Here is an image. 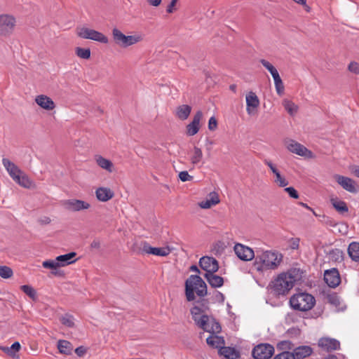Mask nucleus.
Returning <instances> with one entry per match:
<instances>
[{
	"instance_id": "nucleus-1",
	"label": "nucleus",
	"mask_w": 359,
	"mask_h": 359,
	"mask_svg": "<svg viewBox=\"0 0 359 359\" xmlns=\"http://www.w3.org/2000/svg\"><path fill=\"white\" fill-rule=\"evenodd\" d=\"M209 310V302L208 299H202L196 302L194 306L190 309L191 318L196 325L205 332L212 334L207 338V344L213 348H222L225 341L223 337L215 334L221 332L220 324L211 316L207 314Z\"/></svg>"
},
{
	"instance_id": "nucleus-2",
	"label": "nucleus",
	"mask_w": 359,
	"mask_h": 359,
	"mask_svg": "<svg viewBox=\"0 0 359 359\" xmlns=\"http://www.w3.org/2000/svg\"><path fill=\"white\" fill-rule=\"evenodd\" d=\"M302 278V271L299 269L292 268L286 273L279 274L271 282V289L277 295L286 294L294 285V283Z\"/></svg>"
},
{
	"instance_id": "nucleus-3",
	"label": "nucleus",
	"mask_w": 359,
	"mask_h": 359,
	"mask_svg": "<svg viewBox=\"0 0 359 359\" xmlns=\"http://www.w3.org/2000/svg\"><path fill=\"white\" fill-rule=\"evenodd\" d=\"M208 294L207 285L198 275H191L185 281V296L188 302H196Z\"/></svg>"
},
{
	"instance_id": "nucleus-4",
	"label": "nucleus",
	"mask_w": 359,
	"mask_h": 359,
	"mask_svg": "<svg viewBox=\"0 0 359 359\" xmlns=\"http://www.w3.org/2000/svg\"><path fill=\"white\" fill-rule=\"evenodd\" d=\"M283 260V255L276 251L257 250L254 266L258 271L274 270L278 268Z\"/></svg>"
},
{
	"instance_id": "nucleus-5",
	"label": "nucleus",
	"mask_w": 359,
	"mask_h": 359,
	"mask_svg": "<svg viewBox=\"0 0 359 359\" xmlns=\"http://www.w3.org/2000/svg\"><path fill=\"white\" fill-rule=\"evenodd\" d=\"M316 304L314 297L307 292H299L292 295L290 299L291 307L297 311H307Z\"/></svg>"
},
{
	"instance_id": "nucleus-6",
	"label": "nucleus",
	"mask_w": 359,
	"mask_h": 359,
	"mask_svg": "<svg viewBox=\"0 0 359 359\" xmlns=\"http://www.w3.org/2000/svg\"><path fill=\"white\" fill-rule=\"evenodd\" d=\"M112 37L114 41L123 48L133 46L142 40V37L140 35L126 36L117 28L112 29Z\"/></svg>"
},
{
	"instance_id": "nucleus-7",
	"label": "nucleus",
	"mask_w": 359,
	"mask_h": 359,
	"mask_svg": "<svg viewBox=\"0 0 359 359\" xmlns=\"http://www.w3.org/2000/svg\"><path fill=\"white\" fill-rule=\"evenodd\" d=\"M76 34L79 37L84 39H90L102 43L109 42L108 38L102 33L88 27H78Z\"/></svg>"
},
{
	"instance_id": "nucleus-8",
	"label": "nucleus",
	"mask_w": 359,
	"mask_h": 359,
	"mask_svg": "<svg viewBox=\"0 0 359 359\" xmlns=\"http://www.w3.org/2000/svg\"><path fill=\"white\" fill-rule=\"evenodd\" d=\"M16 25L15 18L10 14L0 15V36H10Z\"/></svg>"
},
{
	"instance_id": "nucleus-9",
	"label": "nucleus",
	"mask_w": 359,
	"mask_h": 359,
	"mask_svg": "<svg viewBox=\"0 0 359 359\" xmlns=\"http://www.w3.org/2000/svg\"><path fill=\"white\" fill-rule=\"evenodd\" d=\"M274 353V348L269 344H261L256 346L252 352L255 359H269Z\"/></svg>"
},
{
	"instance_id": "nucleus-10",
	"label": "nucleus",
	"mask_w": 359,
	"mask_h": 359,
	"mask_svg": "<svg viewBox=\"0 0 359 359\" xmlns=\"http://www.w3.org/2000/svg\"><path fill=\"white\" fill-rule=\"evenodd\" d=\"M287 149L292 153L306 158H312L313 153L302 144L293 140H288L285 142Z\"/></svg>"
},
{
	"instance_id": "nucleus-11",
	"label": "nucleus",
	"mask_w": 359,
	"mask_h": 359,
	"mask_svg": "<svg viewBox=\"0 0 359 359\" xmlns=\"http://www.w3.org/2000/svg\"><path fill=\"white\" fill-rule=\"evenodd\" d=\"M200 267L205 271V273H215L219 269V263L217 260L208 256H204L199 260Z\"/></svg>"
},
{
	"instance_id": "nucleus-12",
	"label": "nucleus",
	"mask_w": 359,
	"mask_h": 359,
	"mask_svg": "<svg viewBox=\"0 0 359 359\" xmlns=\"http://www.w3.org/2000/svg\"><path fill=\"white\" fill-rule=\"evenodd\" d=\"M234 252L238 257L243 261H250L255 258V255L252 249L240 243L235 245Z\"/></svg>"
},
{
	"instance_id": "nucleus-13",
	"label": "nucleus",
	"mask_w": 359,
	"mask_h": 359,
	"mask_svg": "<svg viewBox=\"0 0 359 359\" xmlns=\"http://www.w3.org/2000/svg\"><path fill=\"white\" fill-rule=\"evenodd\" d=\"M324 280L330 287L335 288L341 283L339 271L335 268L326 270L324 273Z\"/></svg>"
},
{
	"instance_id": "nucleus-14",
	"label": "nucleus",
	"mask_w": 359,
	"mask_h": 359,
	"mask_svg": "<svg viewBox=\"0 0 359 359\" xmlns=\"http://www.w3.org/2000/svg\"><path fill=\"white\" fill-rule=\"evenodd\" d=\"M64 207L70 211L78 212L87 210L90 207V203L79 199H69L63 202Z\"/></svg>"
},
{
	"instance_id": "nucleus-15",
	"label": "nucleus",
	"mask_w": 359,
	"mask_h": 359,
	"mask_svg": "<svg viewBox=\"0 0 359 359\" xmlns=\"http://www.w3.org/2000/svg\"><path fill=\"white\" fill-rule=\"evenodd\" d=\"M336 182L346 191L350 193H356L358 191L355 182L351 178L340 175L334 176Z\"/></svg>"
},
{
	"instance_id": "nucleus-16",
	"label": "nucleus",
	"mask_w": 359,
	"mask_h": 359,
	"mask_svg": "<svg viewBox=\"0 0 359 359\" xmlns=\"http://www.w3.org/2000/svg\"><path fill=\"white\" fill-rule=\"evenodd\" d=\"M264 163L270 168V170L274 175L275 179L273 180V182L276 185H278L280 187H285L289 184V182L285 179L284 176H283L280 174V171L278 170L276 166L271 161L265 159L264 161Z\"/></svg>"
},
{
	"instance_id": "nucleus-17",
	"label": "nucleus",
	"mask_w": 359,
	"mask_h": 359,
	"mask_svg": "<svg viewBox=\"0 0 359 359\" xmlns=\"http://www.w3.org/2000/svg\"><path fill=\"white\" fill-rule=\"evenodd\" d=\"M142 252L146 254L154 255L160 257H166L170 253L169 247L155 248L151 247L148 243L144 242L142 243Z\"/></svg>"
},
{
	"instance_id": "nucleus-18",
	"label": "nucleus",
	"mask_w": 359,
	"mask_h": 359,
	"mask_svg": "<svg viewBox=\"0 0 359 359\" xmlns=\"http://www.w3.org/2000/svg\"><path fill=\"white\" fill-rule=\"evenodd\" d=\"M246 111L248 115H254L259 106V100L257 95L250 91L246 95Z\"/></svg>"
},
{
	"instance_id": "nucleus-19",
	"label": "nucleus",
	"mask_w": 359,
	"mask_h": 359,
	"mask_svg": "<svg viewBox=\"0 0 359 359\" xmlns=\"http://www.w3.org/2000/svg\"><path fill=\"white\" fill-rule=\"evenodd\" d=\"M203 116L201 111H198L194 116L192 121L187 126V134L189 136H194L200 129V121Z\"/></svg>"
},
{
	"instance_id": "nucleus-20",
	"label": "nucleus",
	"mask_w": 359,
	"mask_h": 359,
	"mask_svg": "<svg viewBox=\"0 0 359 359\" xmlns=\"http://www.w3.org/2000/svg\"><path fill=\"white\" fill-rule=\"evenodd\" d=\"M319 346L327 351L338 350L340 348V343L338 340L332 338H322L318 342Z\"/></svg>"
},
{
	"instance_id": "nucleus-21",
	"label": "nucleus",
	"mask_w": 359,
	"mask_h": 359,
	"mask_svg": "<svg viewBox=\"0 0 359 359\" xmlns=\"http://www.w3.org/2000/svg\"><path fill=\"white\" fill-rule=\"evenodd\" d=\"M96 198L102 202H107L111 199L114 196V191L107 187H99L95 191Z\"/></svg>"
},
{
	"instance_id": "nucleus-22",
	"label": "nucleus",
	"mask_w": 359,
	"mask_h": 359,
	"mask_svg": "<svg viewBox=\"0 0 359 359\" xmlns=\"http://www.w3.org/2000/svg\"><path fill=\"white\" fill-rule=\"evenodd\" d=\"M36 103L46 110H52L55 107L54 102L49 97L40 95L35 98Z\"/></svg>"
},
{
	"instance_id": "nucleus-23",
	"label": "nucleus",
	"mask_w": 359,
	"mask_h": 359,
	"mask_svg": "<svg viewBox=\"0 0 359 359\" xmlns=\"http://www.w3.org/2000/svg\"><path fill=\"white\" fill-rule=\"evenodd\" d=\"M313 353V349L309 346H300L294 348L292 352L294 359H304L310 356Z\"/></svg>"
},
{
	"instance_id": "nucleus-24",
	"label": "nucleus",
	"mask_w": 359,
	"mask_h": 359,
	"mask_svg": "<svg viewBox=\"0 0 359 359\" xmlns=\"http://www.w3.org/2000/svg\"><path fill=\"white\" fill-rule=\"evenodd\" d=\"M204 277L213 288L220 287L224 285V278L222 276L215 275V273H205Z\"/></svg>"
},
{
	"instance_id": "nucleus-25",
	"label": "nucleus",
	"mask_w": 359,
	"mask_h": 359,
	"mask_svg": "<svg viewBox=\"0 0 359 359\" xmlns=\"http://www.w3.org/2000/svg\"><path fill=\"white\" fill-rule=\"evenodd\" d=\"M2 163L11 177L16 175H19L22 172V170L14 163L11 162L8 158H4L2 159Z\"/></svg>"
},
{
	"instance_id": "nucleus-26",
	"label": "nucleus",
	"mask_w": 359,
	"mask_h": 359,
	"mask_svg": "<svg viewBox=\"0 0 359 359\" xmlns=\"http://www.w3.org/2000/svg\"><path fill=\"white\" fill-rule=\"evenodd\" d=\"M219 353L224 356L226 359H238L240 358L239 353L234 348L222 346L219 350Z\"/></svg>"
},
{
	"instance_id": "nucleus-27",
	"label": "nucleus",
	"mask_w": 359,
	"mask_h": 359,
	"mask_svg": "<svg viewBox=\"0 0 359 359\" xmlns=\"http://www.w3.org/2000/svg\"><path fill=\"white\" fill-rule=\"evenodd\" d=\"M191 111V106L188 104H182L177 107L175 115L180 120L184 121L188 118Z\"/></svg>"
},
{
	"instance_id": "nucleus-28",
	"label": "nucleus",
	"mask_w": 359,
	"mask_h": 359,
	"mask_svg": "<svg viewBox=\"0 0 359 359\" xmlns=\"http://www.w3.org/2000/svg\"><path fill=\"white\" fill-rule=\"evenodd\" d=\"M330 203L334 208L340 214H344L348 212V208L346 203L338 199L337 198H331Z\"/></svg>"
},
{
	"instance_id": "nucleus-29",
	"label": "nucleus",
	"mask_w": 359,
	"mask_h": 359,
	"mask_svg": "<svg viewBox=\"0 0 359 359\" xmlns=\"http://www.w3.org/2000/svg\"><path fill=\"white\" fill-rule=\"evenodd\" d=\"M57 348L62 354L71 355L73 351V345L67 340L60 339L57 341Z\"/></svg>"
},
{
	"instance_id": "nucleus-30",
	"label": "nucleus",
	"mask_w": 359,
	"mask_h": 359,
	"mask_svg": "<svg viewBox=\"0 0 359 359\" xmlns=\"http://www.w3.org/2000/svg\"><path fill=\"white\" fill-rule=\"evenodd\" d=\"M76 256L75 252H69L65 255H62L60 256H57L56 257L57 261L59 264L60 267L65 266L67 265H69L70 264H72L74 262V260H72V259Z\"/></svg>"
},
{
	"instance_id": "nucleus-31",
	"label": "nucleus",
	"mask_w": 359,
	"mask_h": 359,
	"mask_svg": "<svg viewBox=\"0 0 359 359\" xmlns=\"http://www.w3.org/2000/svg\"><path fill=\"white\" fill-rule=\"evenodd\" d=\"M348 254L354 262H359V243L352 242L348 248Z\"/></svg>"
},
{
	"instance_id": "nucleus-32",
	"label": "nucleus",
	"mask_w": 359,
	"mask_h": 359,
	"mask_svg": "<svg viewBox=\"0 0 359 359\" xmlns=\"http://www.w3.org/2000/svg\"><path fill=\"white\" fill-rule=\"evenodd\" d=\"M96 162L97 165L102 169H104L109 172L113 171L114 165L110 160L99 156L96 158Z\"/></svg>"
},
{
	"instance_id": "nucleus-33",
	"label": "nucleus",
	"mask_w": 359,
	"mask_h": 359,
	"mask_svg": "<svg viewBox=\"0 0 359 359\" xmlns=\"http://www.w3.org/2000/svg\"><path fill=\"white\" fill-rule=\"evenodd\" d=\"M330 259L335 262H341L344 259V252L342 250L335 248L329 252Z\"/></svg>"
},
{
	"instance_id": "nucleus-34",
	"label": "nucleus",
	"mask_w": 359,
	"mask_h": 359,
	"mask_svg": "<svg viewBox=\"0 0 359 359\" xmlns=\"http://www.w3.org/2000/svg\"><path fill=\"white\" fill-rule=\"evenodd\" d=\"M203 158L202 150L198 147H194L193 150V154L191 157V162L193 165H197L199 163Z\"/></svg>"
},
{
	"instance_id": "nucleus-35",
	"label": "nucleus",
	"mask_w": 359,
	"mask_h": 359,
	"mask_svg": "<svg viewBox=\"0 0 359 359\" xmlns=\"http://www.w3.org/2000/svg\"><path fill=\"white\" fill-rule=\"evenodd\" d=\"M273 79L274 81V84L277 94L279 95H282L284 93L285 87L280 75H275V76Z\"/></svg>"
},
{
	"instance_id": "nucleus-36",
	"label": "nucleus",
	"mask_w": 359,
	"mask_h": 359,
	"mask_svg": "<svg viewBox=\"0 0 359 359\" xmlns=\"http://www.w3.org/2000/svg\"><path fill=\"white\" fill-rule=\"evenodd\" d=\"M285 109L290 114L294 115L297 111V106L290 100H284L283 102Z\"/></svg>"
},
{
	"instance_id": "nucleus-37",
	"label": "nucleus",
	"mask_w": 359,
	"mask_h": 359,
	"mask_svg": "<svg viewBox=\"0 0 359 359\" xmlns=\"http://www.w3.org/2000/svg\"><path fill=\"white\" fill-rule=\"evenodd\" d=\"M20 289L32 299L35 300L36 299V292L32 286L24 285L20 287Z\"/></svg>"
},
{
	"instance_id": "nucleus-38",
	"label": "nucleus",
	"mask_w": 359,
	"mask_h": 359,
	"mask_svg": "<svg viewBox=\"0 0 359 359\" xmlns=\"http://www.w3.org/2000/svg\"><path fill=\"white\" fill-rule=\"evenodd\" d=\"M260 63L271 73L273 78L275 76V75L277 76L279 74L276 68L269 61L264 59H262L260 60Z\"/></svg>"
},
{
	"instance_id": "nucleus-39",
	"label": "nucleus",
	"mask_w": 359,
	"mask_h": 359,
	"mask_svg": "<svg viewBox=\"0 0 359 359\" xmlns=\"http://www.w3.org/2000/svg\"><path fill=\"white\" fill-rule=\"evenodd\" d=\"M20 344L18 341L14 342L11 347H3L1 350H3L5 353L8 355H14L16 352L19 351L20 349Z\"/></svg>"
},
{
	"instance_id": "nucleus-40",
	"label": "nucleus",
	"mask_w": 359,
	"mask_h": 359,
	"mask_svg": "<svg viewBox=\"0 0 359 359\" xmlns=\"http://www.w3.org/2000/svg\"><path fill=\"white\" fill-rule=\"evenodd\" d=\"M60 322L62 325L73 327L74 326V318L72 315L65 314L60 318Z\"/></svg>"
},
{
	"instance_id": "nucleus-41",
	"label": "nucleus",
	"mask_w": 359,
	"mask_h": 359,
	"mask_svg": "<svg viewBox=\"0 0 359 359\" xmlns=\"http://www.w3.org/2000/svg\"><path fill=\"white\" fill-rule=\"evenodd\" d=\"M76 55L82 59H88L90 57V50L77 47L75 50Z\"/></svg>"
},
{
	"instance_id": "nucleus-42",
	"label": "nucleus",
	"mask_w": 359,
	"mask_h": 359,
	"mask_svg": "<svg viewBox=\"0 0 359 359\" xmlns=\"http://www.w3.org/2000/svg\"><path fill=\"white\" fill-rule=\"evenodd\" d=\"M13 274L11 267L7 266H0V276L2 278L7 279L11 278Z\"/></svg>"
},
{
	"instance_id": "nucleus-43",
	"label": "nucleus",
	"mask_w": 359,
	"mask_h": 359,
	"mask_svg": "<svg viewBox=\"0 0 359 359\" xmlns=\"http://www.w3.org/2000/svg\"><path fill=\"white\" fill-rule=\"evenodd\" d=\"M42 266L45 269H50L52 270H56L57 269L60 268L56 258L55 259H48L43 262Z\"/></svg>"
},
{
	"instance_id": "nucleus-44",
	"label": "nucleus",
	"mask_w": 359,
	"mask_h": 359,
	"mask_svg": "<svg viewBox=\"0 0 359 359\" xmlns=\"http://www.w3.org/2000/svg\"><path fill=\"white\" fill-rule=\"evenodd\" d=\"M32 182L29 180L28 176L23 172L20 176V180L18 184L24 188H30L32 187Z\"/></svg>"
},
{
	"instance_id": "nucleus-45",
	"label": "nucleus",
	"mask_w": 359,
	"mask_h": 359,
	"mask_svg": "<svg viewBox=\"0 0 359 359\" xmlns=\"http://www.w3.org/2000/svg\"><path fill=\"white\" fill-rule=\"evenodd\" d=\"M327 299L328 302L332 305H334L337 306L340 304L339 298L338 295L334 292L327 294Z\"/></svg>"
},
{
	"instance_id": "nucleus-46",
	"label": "nucleus",
	"mask_w": 359,
	"mask_h": 359,
	"mask_svg": "<svg viewBox=\"0 0 359 359\" xmlns=\"http://www.w3.org/2000/svg\"><path fill=\"white\" fill-rule=\"evenodd\" d=\"M273 359H294V356H293L292 352L283 351L276 355Z\"/></svg>"
},
{
	"instance_id": "nucleus-47",
	"label": "nucleus",
	"mask_w": 359,
	"mask_h": 359,
	"mask_svg": "<svg viewBox=\"0 0 359 359\" xmlns=\"http://www.w3.org/2000/svg\"><path fill=\"white\" fill-rule=\"evenodd\" d=\"M284 190H285V191H286L288 194V195L291 198H294V199L299 198V194L294 187H286V188H285Z\"/></svg>"
},
{
	"instance_id": "nucleus-48",
	"label": "nucleus",
	"mask_w": 359,
	"mask_h": 359,
	"mask_svg": "<svg viewBox=\"0 0 359 359\" xmlns=\"http://www.w3.org/2000/svg\"><path fill=\"white\" fill-rule=\"evenodd\" d=\"M179 178L182 182L191 181L193 177L189 175L187 171H182L179 173Z\"/></svg>"
},
{
	"instance_id": "nucleus-49",
	"label": "nucleus",
	"mask_w": 359,
	"mask_h": 359,
	"mask_svg": "<svg viewBox=\"0 0 359 359\" xmlns=\"http://www.w3.org/2000/svg\"><path fill=\"white\" fill-rule=\"evenodd\" d=\"M348 70L355 74H359V64L355 62H351L348 65Z\"/></svg>"
},
{
	"instance_id": "nucleus-50",
	"label": "nucleus",
	"mask_w": 359,
	"mask_h": 359,
	"mask_svg": "<svg viewBox=\"0 0 359 359\" xmlns=\"http://www.w3.org/2000/svg\"><path fill=\"white\" fill-rule=\"evenodd\" d=\"M217 127V121L214 116H212L208 121V129L214 131Z\"/></svg>"
},
{
	"instance_id": "nucleus-51",
	"label": "nucleus",
	"mask_w": 359,
	"mask_h": 359,
	"mask_svg": "<svg viewBox=\"0 0 359 359\" xmlns=\"http://www.w3.org/2000/svg\"><path fill=\"white\" fill-rule=\"evenodd\" d=\"M209 200L211 201L212 204L217 205L219 203V196L217 193L212 192L210 194V198Z\"/></svg>"
},
{
	"instance_id": "nucleus-52",
	"label": "nucleus",
	"mask_w": 359,
	"mask_h": 359,
	"mask_svg": "<svg viewBox=\"0 0 359 359\" xmlns=\"http://www.w3.org/2000/svg\"><path fill=\"white\" fill-rule=\"evenodd\" d=\"M178 0H171L170 3L167 7L166 12L168 13H172L175 10V6L177 4Z\"/></svg>"
},
{
	"instance_id": "nucleus-53",
	"label": "nucleus",
	"mask_w": 359,
	"mask_h": 359,
	"mask_svg": "<svg viewBox=\"0 0 359 359\" xmlns=\"http://www.w3.org/2000/svg\"><path fill=\"white\" fill-rule=\"evenodd\" d=\"M86 351L87 349L83 346H79L75 349L76 354L79 357L83 356L86 353Z\"/></svg>"
},
{
	"instance_id": "nucleus-54",
	"label": "nucleus",
	"mask_w": 359,
	"mask_h": 359,
	"mask_svg": "<svg viewBox=\"0 0 359 359\" xmlns=\"http://www.w3.org/2000/svg\"><path fill=\"white\" fill-rule=\"evenodd\" d=\"M199 205L201 208L208 209L214 205V204H212L211 201L208 198L205 201L201 202Z\"/></svg>"
},
{
	"instance_id": "nucleus-55",
	"label": "nucleus",
	"mask_w": 359,
	"mask_h": 359,
	"mask_svg": "<svg viewBox=\"0 0 359 359\" xmlns=\"http://www.w3.org/2000/svg\"><path fill=\"white\" fill-rule=\"evenodd\" d=\"M299 239L297 238H292V249H297L299 248Z\"/></svg>"
},
{
	"instance_id": "nucleus-56",
	"label": "nucleus",
	"mask_w": 359,
	"mask_h": 359,
	"mask_svg": "<svg viewBox=\"0 0 359 359\" xmlns=\"http://www.w3.org/2000/svg\"><path fill=\"white\" fill-rule=\"evenodd\" d=\"M90 247L95 249H99L100 247V242L98 240H93L90 244Z\"/></svg>"
},
{
	"instance_id": "nucleus-57",
	"label": "nucleus",
	"mask_w": 359,
	"mask_h": 359,
	"mask_svg": "<svg viewBox=\"0 0 359 359\" xmlns=\"http://www.w3.org/2000/svg\"><path fill=\"white\" fill-rule=\"evenodd\" d=\"M280 344L282 346H284V348L291 349L292 348V342L289 341H283Z\"/></svg>"
},
{
	"instance_id": "nucleus-58",
	"label": "nucleus",
	"mask_w": 359,
	"mask_h": 359,
	"mask_svg": "<svg viewBox=\"0 0 359 359\" xmlns=\"http://www.w3.org/2000/svg\"><path fill=\"white\" fill-rule=\"evenodd\" d=\"M215 297H216V299L218 301H219L221 302H224V294L222 292H219V291H217Z\"/></svg>"
},
{
	"instance_id": "nucleus-59",
	"label": "nucleus",
	"mask_w": 359,
	"mask_h": 359,
	"mask_svg": "<svg viewBox=\"0 0 359 359\" xmlns=\"http://www.w3.org/2000/svg\"><path fill=\"white\" fill-rule=\"evenodd\" d=\"M351 172L355 176L359 177V165L353 166L351 168Z\"/></svg>"
},
{
	"instance_id": "nucleus-60",
	"label": "nucleus",
	"mask_w": 359,
	"mask_h": 359,
	"mask_svg": "<svg viewBox=\"0 0 359 359\" xmlns=\"http://www.w3.org/2000/svg\"><path fill=\"white\" fill-rule=\"evenodd\" d=\"M162 0H147L148 3L153 6H158L161 4Z\"/></svg>"
},
{
	"instance_id": "nucleus-61",
	"label": "nucleus",
	"mask_w": 359,
	"mask_h": 359,
	"mask_svg": "<svg viewBox=\"0 0 359 359\" xmlns=\"http://www.w3.org/2000/svg\"><path fill=\"white\" fill-rule=\"evenodd\" d=\"M23 172L22 171L20 174L19 175H16L13 177H12L11 178L17 183L18 184L20 182V176L22 175Z\"/></svg>"
},
{
	"instance_id": "nucleus-62",
	"label": "nucleus",
	"mask_w": 359,
	"mask_h": 359,
	"mask_svg": "<svg viewBox=\"0 0 359 359\" xmlns=\"http://www.w3.org/2000/svg\"><path fill=\"white\" fill-rule=\"evenodd\" d=\"M51 273L54 276H62L63 274L60 271L57 270V269L56 270H52Z\"/></svg>"
},
{
	"instance_id": "nucleus-63",
	"label": "nucleus",
	"mask_w": 359,
	"mask_h": 359,
	"mask_svg": "<svg viewBox=\"0 0 359 359\" xmlns=\"http://www.w3.org/2000/svg\"><path fill=\"white\" fill-rule=\"evenodd\" d=\"M293 1L298 4H300L302 6H306V0H293Z\"/></svg>"
},
{
	"instance_id": "nucleus-64",
	"label": "nucleus",
	"mask_w": 359,
	"mask_h": 359,
	"mask_svg": "<svg viewBox=\"0 0 359 359\" xmlns=\"http://www.w3.org/2000/svg\"><path fill=\"white\" fill-rule=\"evenodd\" d=\"M190 270L192 271H195V272H197V273H200V270L198 269V266H196V265H192L191 267H190Z\"/></svg>"
}]
</instances>
